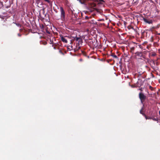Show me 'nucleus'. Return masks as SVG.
Returning a JSON list of instances; mask_svg holds the SVG:
<instances>
[{
	"instance_id": "1",
	"label": "nucleus",
	"mask_w": 160,
	"mask_h": 160,
	"mask_svg": "<svg viewBox=\"0 0 160 160\" xmlns=\"http://www.w3.org/2000/svg\"><path fill=\"white\" fill-rule=\"evenodd\" d=\"M134 57L135 58L138 57L142 58L144 59H146V57L144 54H142V52L138 51L135 53Z\"/></svg>"
},
{
	"instance_id": "2",
	"label": "nucleus",
	"mask_w": 160,
	"mask_h": 160,
	"mask_svg": "<svg viewBox=\"0 0 160 160\" xmlns=\"http://www.w3.org/2000/svg\"><path fill=\"white\" fill-rule=\"evenodd\" d=\"M139 97L140 100L141 102L143 104L146 99V96L144 93L140 92L139 94Z\"/></svg>"
},
{
	"instance_id": "3",
	"label": "nucleus",
	"mask_w": 160,
	"mask_h": 160,
	"mask_svg": "<svg viewBox=\"0 0 160 160\" xmlns=\"http://www.w3.org/2000/svg\"><path fill=\"white\" fill-rule=\"evenodd\" d=\"M60 9L61 12V18L64 21L65 20V12L62 7H60Z\"/></svg>"
},
{
	"instance_id": "4",
	"label": "nucleus",
	"mask_w": 160,
	"mask_h": 160,
	"mask_svg": "<svg viewBox=\"0 0 160 160\" xmlns=\"http://www.w3.org/2000/svg\"><path fill=\"white\" fill-rule=\"evenodd\" d=\"M159 58H158L156 60H152L151 61L152 62L154 65H156V66H158L159 64V62L158 61Z\"/></svg>"
},
{
	"instance_id": "5",
	"label": "nucleus",
	"mask_w": 160,
	"mask_h": 160,
	"mask_svg": "<svg viewBox=\"0 0 160 160\" xmlns=\"http://www.w3.org/2000/svg\"><path fill=\"white\" fill-rule=\"evenodd\" d=\"M148 114L150 116H152L153 114V111L151 109L149 110L148 112H147Z\"/></svg>"
},
{
	"instance_id": "6",
	"label": "nucleus",
	"mask_w": 160,
	"mask_h": 160,
	"mask_svg": "<svg viewBox=\"0 0 160 160\" xmlns=\"http://www.w3.org/2000/svg\"><path fill=\"white\" fill-rule=\"evenodd\" d=\"M143 20L145 22L149 24H151L152 23V21L151 20L148 21V19L145 18H143Z\"/></svg>"
},
{
	"instance_id": "7",
	"label": "nucleus",
	"mask_w": 160,
	"mask_h": 160,
	"mask_svg": "<svg viewBox=\"0 0 160 160\" xmlns=\"http://www.w3.org/2000/svg\"><path fill=\"white\" fill-rule=\"evenodd\" d=\"M61 40H62V42H65V43H66L68 42V41H67V40L62 36L61 37Z\"/></svg>"
},
{
	"instance_id": "8",
	"label": "nucleus",
	"mask_w": 160,
	"mask_h": 160,
	"mask_svg": "<svg viewBox=\"0 0 160 160\" xmlns=\"http://www.w3.org/2000/svg\"><path fill=\"white\" fill-rule=\"evenodd\" d=\"M144 108V105H143V107L141 109L140 111V113L142 114L143 116L145 114L143 112V110Z\"/></svg>"
},
{
	"instance_id": "9",
	"label": "nucleus",
	"mask_w": 160,
	"mask_h": 160,
	"mask_svg": "<svg viewBox=\"0 0 160 160\" xmlns=\"http://www.w3.org/2000/svg\"><path fill=\"white\" fill-rule=\"evenodd\" d=\"M151 119L153 120V121H158V119L157 118H155L154 117V115L151 116Z\"/></svg>"
},
{
	"instance_id": "10",
	"label": "nucleus",
	"mask_w": 160,
	"mask_h": 160,
	"mask_svg": "<svg viewBox=\"0 0 160 160\" xmlns=\"http://www.w3.org/2000/svg\"><path fill=\"white\" fill-rule=\"evenodd\" d=\"M144 116L146 119H151V116H147L145 114Z\"/></svg>"
},
{
	"instance_id": "11",
	"label": "nucleus",
	"mask_w": 160,
	"mask_h": 160,
	"mask_svg": "<svg viewBox=\"0 0 160 160\" xmlns=\"http://www.w3.org/2000/svg\"><path fill=\"white\" fill-rule=\"evenodd\" d=\"M135 49L134 47H132L130 48V52L132 53H134V50Z\"/></svg>"
},
{
	"instance_id": "12",
	"label": "nucleus",
	"mask_w": 160,
	"mask_h": 160,
	"mask_svg": "<svg viewBox=\"0 0 160 160\" xmlns=\"http://www.w3.org/2000/svg\"><path fill=\"white\" fill-rule=\"evenodd\" d=\"M79 44H76V50L77 51L79 50L80 48V47L79 46Z\"/></svg>"
},
{
	"instance_id": "13",
	"label": "nucleus",
	"mask_w": 160,
	"mask_h": 160,
	"mask_svg": "<svg viewBox=\"0 0 160 160\" xmlns=\"http://www.w3.org/2000/svg\"><path fill=\"white\" fill-rule=\"evenodd\" d=\"M78 42L77 44H79L80 43H82V39L80 38L77 41Z\"/></svg>"
},
{
	"instance_id": "14",
	"label": "nucleus",
	"mask_w": 160,
	"mask_h": 160,
	"mask_svg": "<svg viewBox=\"0 0 160 160\" xmlns=\"http://www.w3.org/2000/svg\"><path fill=\"white\" fill-rule=\"evenodd\" d=\"M111 56H112L114 58H118L117 56L116 55H115L113 53H112Z\"/></svg>"
},
{
	"instance_id": "15",
	"label": "nucleus",
	"mask_w": 160,
	"mask_h": 160,
	"mask_svg": "<svg viewBox=\"0 0 160 160\" xmlns=\"http://www.w3.org/2000/svg\"><path fill=\"white\" fill-rule=\"evenodd\" d=\"M74 38V40H76V41H77L80 38L79 37H75L73 38Z\"/></svg>"
},
{
	"instance_id": "16",
	"label": "nucleus",
	"mask_w": 160,
	"mask_h": 160,
	"mask_svg": "<svg viewBox=\"0 0 160 160\" xmlns=\"http://www.w3.org/2000/svg\"><path fill=\"white\" fill-rule=\"evenodd\" d=\"M69 12L71 13V14H74V12L72 10H70L69 11Z\"/></svg>"
},
{
	"instance_id": "17",
	"label": "nucleus",
	"mask_w": 160,
	"mask_h": 160,
	"mask_svg": "<svg viewBox=\"0 0 160 160\" xmlns=\"http://www.w3.org/2000/svg\"><path fill=\"white\" fill-rule=\"evenodd\" d=\"M40 0H35L36 3L37 4H38L40 2Z\"/></svg>"
},
{
	"instance_id": "18",
	"label": "nucleus",
	"mask_w": 160,
	"mask_h": 160,
	"mask_svg": "<svg viewBox=\"0 0 160 160\" xmlns=\"http://www.w3.org/2000/svg\"><path fill=\"white\" fill-rule=\"evenodd\" d=\"M149 88L152 91L153 90V88L151 86H149Z\"/></svg>"
},
{
	"instance_id": "19",
	"label": "nucleus",
	"mask_w": 160,
	"mask_h": 160,
	"mask_svg": "<svg viewBox=\"0 0 160 160\" xmlns=\"http://www.w3.org/2000/svg\"><path fill=\"white\" fill-rule=\"evenodd\" d=\"M156 55V53L155 52H154L152 54V56H155Z\"/></svg>"
},
{
	"instance_id": "20",
	"label": "nucleus",
	"mask_w": 160,
	"mask_h": 160,
	"mask_svg": "<svg viewBox=\"0 0 160 160\" xmlns=\"http://www.w3.org/2000/svg\"><path fill=\"white\" fill-rule=\"evenodd\" d=\"M147 52L146 51H144L143 52H142V54H146L147 53Z\"/></svg>"
},
{
	"instance_id": "21",
	"label": "nucleus",
	"mask_w": 160,
	"mask_h": 160,
	"mask_svg": "<svg viewBox=\"0 0 160 160\" xmlns=\"http://www.w3.org/2000/svg\"><path fill=\"white\" fill-rule=\"evenodd\" d=\"M18 35L19 36V37H21V36H22V34L20 33H19L18 34Z\"/></svg>"
},
{
	"instance_id": "22",
	"label": "nucleus",
	"mask_w": 160,
	"mask_h": 160,
	"mask_svg": "<svg viewBox=\"0 0 160 160\" xmlns=\"http://www.w3.org/2000/svg\"><path fill=\"white\" fill-rule=\"evenodd\" d=\"M89 18L87 16H86L85 17V19H88Z\"/></svg>"
},
{
	"instance_id": "23",
	"label": "nucleus",
	"mask_w": 160,
	"mask_h": 160,
	"mask_svg": "<svg viewBox=\"0 0 160 160\" xmlns=\"http://www.w3.org/2000/svg\"><path fill=\"white\" fill-rule=\"evenodd\" d=\"M139 90L140 91H141V92H142V90H143L142 88H139Z\"/></svg>"
},
{
	"instance_id": "24",
	"label": "nucleus",
	"mask_w": 160,
	"mask_h": 160,
	"mask_svg": "<svg viewBox=\"0 0 160 160\" xmlns=\"http://www.w3.org/2000/svg\"><path fill=\"white\" fill-rule=\"evenodd\" d=\"M59 52H60L61 53H62V54H63V52H62V51H61V50L59 51Z\"/></svg>"
},
{
	"instance_id": "25",
	"label": "nucleus",
	"mask_w": 160,
	"mask_h": 160,
	"mask_svg": "<svg viewBox=\"0 0 160 160\" xmlns=\"http://www.w3.org/2000/svg\"><path fill=\"white\" fill-rule=\"evenodd\" d=\"M79 60H80V61H82V59H80Z\"/></svg>"
},
{
	"instance_id": "26",
	"label": "nucleus",
	"mask_w": 160,
	"mask_h": 160,
	"mask_svg": "<svg viewBox=\"0 0 160 160\" xmlns=\"http://www.w3.org/2000/svg\"><path fill=\"white\" fill-rule=\"evenodd\" d=\"M152 68H153V69H154V67H153V66H152Z\"/></svg>"
},
{
	"instance_id": "27",
	"label": "nucleus",
	"mask_w": 160,
	"mask_h": 160,
	"mask_svg": "<svg viewBox=\"0 0 160 160\" xmlns=\"http://www.w3.org/2000/svg\"><path fill=\"white\" fill-rule=\"evenodd\" d=\"M54 49H56L55 47H54Z\"/></svg>"
},
{
	"instance_id": "28",
	"label": "nucleus",
	"mask_w": 160,
	"mask_h": 160,
	"mask_svg": "<svg viewBox=\"0 0 160 160\" xmlns=\"http://www.w3.org/2000/svg\"><path fill=\"white\" fill-rule=\"evenodd\" d=\"M140 48H141V47H140Z\"/></svg>"
}]
</instances>
